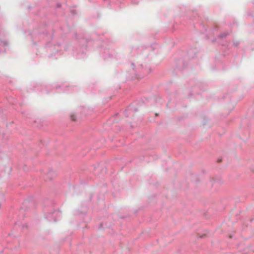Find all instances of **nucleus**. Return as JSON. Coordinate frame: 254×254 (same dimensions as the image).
Here are the masks:
<instances>
[{
    "instance_id": "1",
    "label": "nucleus",
    "mask_w": 254,
    "mask_h": 254,
    "mask_svg": "<svg viewBox=\"0 0 254 254\" xmlns=\"http://www.w3.org/2000/svg\"><path fill=\"white\" fill-rule=\"evenodd\" d=\"M71 119L72 121H75V116L74 115H71Z\"/></svg>"
}]
</instances>
